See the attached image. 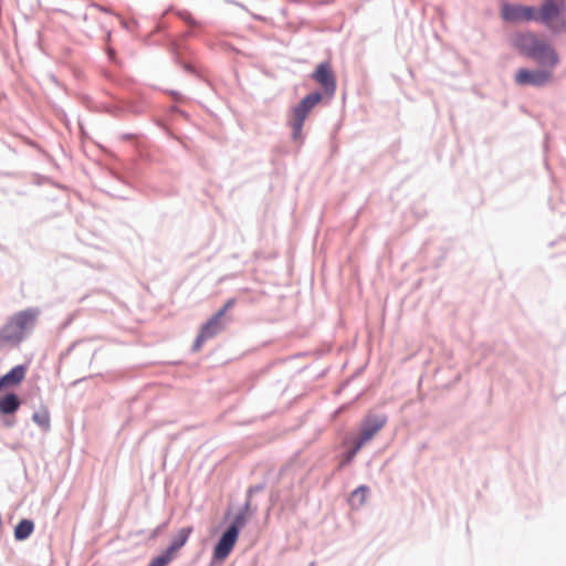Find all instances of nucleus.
<instances>
[{
  "mask_svg": "<svg viewBox=\"0 0 566 566\" xmlns=\"http://www.w3.org/2000/svg\"><path fill=\"white\" fill-rule=\"evenodd\" d=\"M40 314L39 307H28L9 316L0 327V347L19 346L34 329Z\"/></svg>",
  "mask_w": 566,
  "mask_h": 566,
  "instance_id": "obj_1",
  "label": "nucleus"
},
{
  "mask_svg": "<svg viewBox=\"0 0 566 566\" xmlns=\"http://www.w3.org/2000/svg\"><path fill=\"white\" fill-rule=\"evenodd\" d=\"M322 93L315 91L303 97L297 105L293 107L290 126L292 128V138L297 142L302 138L304 122L311 111L322 101Z\"/></svg>",
  "mask_w": 566,
  "mask_h": 566,
  "instance_id": "obj_2",
  "label": "nucleus"
},
{
  "mask_svg": "<svg viewBox=\"0 0 566 566\" xmlns=\"http://www.w3.org/2000/svg\"><path fill=\"white\" fill-rule=\"evenodd\" d=\"M564 6L553 0L545 1L537 14V22L543 23L554 33L566 31V19L564 17Z\"/></svg>",
  "mask_w": 566,
  "mask_h": 566,
  "instance_id": "obj_3",
  "label": "nucleus"
},
{
  "mask_svg": "<svg viewBox=\"0 0 566 566\" xmlns=\"http://www.w3.org/2000/svg\"><path fill=\"white\" fill-rule=\"evenodd\" d=\"M554 73L548 69H518L514 82L518 86L543 87L552 82Z\"/></svg>",
  "mask_w": 566,
  "mask_h": 566,
  "instance_id": "obj_4",
  "label": "nucleus"
},
{
  "mask_svg": "<svg viewBox=\"0 0 566 566\" xmlns=\"http://www.w3.org/2000/svg\"><path fill=\"white\" fill-rule=\"evenodd\" d=\"M388 417L382 412H369L360 423L359 444L370 441L387 423Z\"/></svg>",
  "mask_w": 566,
  "mask_h": 566,
  "instance_id": "obj_5",
  "label": "nucleus"
},
{
  "mask_svg": "<svg viewBox=\"0 0 566 566\" xmlns=\"http://www.w3.org/2000/svg\"><path fill=\"white\" fill-rule=\"evenodd\" d=\"M501 15L507 22L536 21L537 13L533 7L505 3Z\"/></svg>",
  "mask_w": 566,
  "mask_h": 566,
  "instance_id": "obj_6",
  "label": "nucleus"
},
{
  "mask_svg": "<svg viewBox=\"0 0 566 566\" xmlns=\"http://www.w3.org/2000/svg\"><path fill=\"white\" fill-rule=\"evenodd\" d=\"M530 59L534 60L542 69H548L553 73L559 63L556 50L542 40L534 50V55H531Z\"/></svg>",
  "mask_w": 566,
  "mask_h": 566,
  "instance_id": "obj_7",
  "label": "nucleus"
},
{
  "mask_svg": "<svg viewBox=\"0 0 566 566\" xmlns=\"http://www.w3.org/2000/svg\"><path fill=\"white\" fill-rule=\"evenodd\" d=\"M312 78L322 85L327 96H334L337 88V84L335 75L333 74L328 62L319 63L315 71L313 72Z\"/></svg>",
  "mask_w": 566,
  "mask_h": 566,
  "instance_id": "obj_8",
  "label": "nucleus"
},
{
  "mask_svg": "<svg viewBox=\"0 0 566 566\" xmlns=\"http://www.w3.org/2000/svg\"><path fill=\"white\" fill-rule=\"evenodd\" d=\"M224 328V324L222 323L221 318L213 314L201 327L200 333L195 339V343L192 345V350L197 352L201 348L202 344L212 337H214L217 334H219Z\"/></svg>",
  "mask_w": 566,
  "mask_h": 566,
  "instance_id": "obj_9",
  "label": "nucleus"
},
{
  "mask_svg": "<svg viewBox=\"0 0 566 566\" xmlns=\"http://www.w3.org/2000/svg\"><path fill=\"white\" fill-rule=\"evenodd\" d=\"M238 535H235L234 528H227L221 537L219 538L218 543L216 544L213 548V560H223L226 559L230 553L232 552L237 541Z\"/></svg>",
  "mask_w": 566,
  "mask_h": 566,
  "instance_id": "obj_10",
  "label": "nucleus"
},
{
  "mask_svg": "<svg viewBox=\"0 0 566 566\" xmlns=\"http://www.w3.org/2000/svg\"><path fill=\"white\" fill-rule=\"evenodd\" d=\"M541 40L532 32H518L513 36V46L524 56L534 55V50Z\"/></svg>",
  "mask_w": 566,
  "mask_h": 566,
  "instance_id": "obj_11",
  "label": "nucleus"
},
{
  "mask_svg": "<svg viewBox=\"0 0 566 566\" xmlns=\"http://www.w3.org/2000/svg\"><path fill=\"white\" fill-rule=\"evenodd\" d=\"M27 373V367L24 365H17L11 368L7 374L0 377V390L6 386H14L20 384Z\"/></svg>",
  "mask_w": 566,
  "mask_h": 566,
  "instance_id": "obj_12",
  "label": "nucleus"
},
{
  "mask_svg": "<svg viewBox=\"0 0 566 566\" xmlns=\"http://www.w3.org/2000/svg\"><path fill=\"white\" fill-rule=\"evenodd\" d=\"M21 405L20 398L13 392L0 397V413L12 415Z\"/></svg>",
  "mask_w": 566,
  "mask_h": 566,
  "instance_id": "obj_13",
  "label": "nucleus"
},
{
  "mask_svg": "<svg viewBox=\"0 0 566 566\" xmlns=\"http://www.w3.org/2000/svg\"><path fill=\"white\" fill-rule=\"evenodd\" d=\"M192 532L191 527H182L178 531L177 535L172 538L170 545L168 546L167 551L163 554H168V556H171V554L178 549H180L188 541L190 534Z\"/></svg>",
  "mask_w": 566,
  "mask_h": 566,
  "instance_id": "obj_14",
  "label": "nucleus"
},
{
  "mask_svg": "<svg viewBox=\"0 0 566 566\" xmlns=\"http://www.w3.org/2000/svg\"><path fill=\"white\" fill-rule=\"evenodd\" d=\"M34 531V523L32 520H29V518H23L14 527V538L15 541H24L27 539L28 537H30V535L33 533Z\"/></svg>",
  "mask_w": 566,
  "mask_h": 566,
  "instance_id": "obj_15",
  "label": "nucleus"
},
{
  "mask_svg": "<svg viewBox=\"0 0 566 566\" xmlns=\"http://www.w3.org/2000/svg\"><path fill=\"white\" fill-rule=\"evenodd\" d=\"M368 491H369V488L364 484L356 488L350 494V499H349L350 505L353 507H360L366 501V495H367Z\"/></svg>",
  "mask_w": 566,
  "mask_h": 566,
  "instance_id": "obj_16",
  "label": "nucleus"
},
{
  "mask_svg": "<svg viewBox=\"0 0 566 566\" xmlns=\"http://www.w3.org/2000/svg\"><path fill=\"white\" fill-rule=\"evenodd\" d=\"M32 420L43 430L50 429V413L46 408H42L32 415Z\"/></svg>",
  "mask_w": 566,
  "mask_h": 566,
  "instance_id": "obj_17",
  "label": "nucleus"
},
{
  "mask_svg": "<svg viewBox=\"0 0 566 566\" xmlns=\"http://www.w3.org/2000/svg\"><path fill=\"white\" fill-rule=\"evenodd\" d=\"M247 521H248V517L245 515H243V513L238 512L237 515L234 516L233 522L231 523V525L228 528H234L235 535L239 536L240 531L242 527L245 526Z\"/></svg>",
  "mask_w": 566,
  "mask_h": 566,
  "instance_id": "obj_18",
  "label": "nucleus"
},
{
  "mask_svg": "<svg viewBox=\"0 0 566 566\" xmlns=\"http://www.w3.org/2000/svg\"><path fill=\"white\" fill-rule=\"evenodd\" d=\"M171 560V556L168 554H160L159 556L151 559L148 566H167Z\"/></svg>",
  "mask_w": 566,
  "mask_h": 566,
  "instance_id": "obj_19",
  "label": "nucleus"
},
{
  "mask_svg": "<svg viewBox=\"0 0 566 566\" xmlns=\"http://www.w3.org/2000/svg\"><path fill=\"white\" fill-rule=\"evenodd\" d=\"M363 446L364 444H359V440H356L354 447L346 452L345 462H350L355 458L357 452L363 448Z\"/></svg>",
  "mask_w": 566,
  "mask_h": 566,
  "instance_id": "obj_20",
  "label": "nucleus"
},
{
  "mask_svg": "<svg viewBox=\"0 0 566 566\" xmlns=\"http://www.w3.org/2000/svg\"><path fill=\"white\" fill-rule=\"evenodd\" d=\"M235 304V298H229L226 304L216 313L220 318L224 316L228 310Z\"/></svg>",
  "mask_w": 566,
  "mask_h": 566,
  "instance_id": "obj_21",
  "label": "nucleus"
},
{
  "mask_svg": "<svg viewBox=\"0 0 566 566\" xmlns=\"http://www.w3.org/2000/svg\"><path fill=\"white\" fill-rule=\"evenodd\" d=\"M265 488L264 484H255L249 488L248 497L251 499L252 494L263 491Z\"/></svg>",
  "mask_w": 566,
  "mask_h": 566,
  "instance_id": "obj_22",
  "label": "nucleus"
},
{
  "mask_svg": "<svg viewBox=\"0 0 566 566\" xmlns=\"http://www.w3.org/2000/svg\"><path fill=\"white\" fill-rule=\"evenodd\" d=\"M251 509V500L248 497L245 503L239 510V513H243L248 517L249 511Z\"/></svg>",
  "mask_w": 566,
  "mask_h": 566,
  "instance_id": "obj_23",
  "label": "nucleus"
},
{
  "mask_svg": "<svg viewBox=\"0 0 566 566\" xmlns=\"http://www.w3.org/2000/svg\"><path fill=\"white\" fill-rule=\"evenodd\" d=\"M88 6L92 7V8H95L97 10H99V11L108 12V9L102 7V6L97 4V3L91 2V3H88Z\"/></svg>",
  "mask_w": 566,
  "mask_h": 566,
  "instance_id": "obj_24",
  "label": "nucleus"
},
{
  "mask_svg": "<svg viewBox=\"0 0 566 566\" xmlns=\"http://www.w3.org/2000/svg\"><path fill=\"white\" fill-rule=\"evenodd\" d=\"M187 22L192 23L193 21L190 19L189 14L187 13V17L185 18Z\"/></svg>",
  "mask_w": 566,
  "mask_h": 566,
  "instance_id": "obj_25",
  "label": "nucleus"
},
{
  "mask_svg": "<svg viewBox=\"0 0 566 566\" xmlns=\"http://www.w3.org/2000/svg\"><path fill=\"white\" fill-rule=\"evenodd\" d=\"M310 566H314V564L312 563Z\"/></svg>",
  "mask_w": 566,
  "mask_h": 566,
  "instance_id": "obj_26",
  "label": "nucleus"
}]
</instances>
